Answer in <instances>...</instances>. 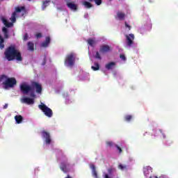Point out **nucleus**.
<instances>
[{
  "label": "nucleus",
  "mask_w": 178,
  "mask_h": 178,
  "mask_svg": "<svg viewBox=\"0 0 178 178\" xmlns=\"http://www.w3.org/2000/svg\"><path fill=\"white\" fill-rule=\"evenodd\" d=\"M33 88L36 89L37 94H41V92H42V86L38 82H31V86L26 83H22L20 85V90L22 94H29L31 92L30 97H31V98H35V94H34V92H33Z\"/></svg>",
  "instance_id": "1"
},
{
  "label": "nucleus",
  "mask_w": 178,
  "mask_h": 178,
  "mask_svg": "<svg viewBox=\"0 0 178 178\" xmlns=\"http://www.w3.org/2000/svg\"><path fill=\"white\" fill-rule=\"evenodd\" d=\"M4 55L8 62L15 60V59L18 62H22V60H23V58H22V53H20L19 50L16 49V46L15 45L8 47L4 52Z\"/></svg>",
  "instance_id": "2"
},
{
  "label": "nucleus",
  "mask_w": 178,
  "mask_h": 178,
  "mask_svg": "<svg viewBox=\"0 0 178 178\" xmlns=\"http://www.w3.org/2000/svg\"><path fill=\"white\" fill-rule=\"evenodd\" d=\"M65 65L68 67H73L74 66V63H76V54L70 53L67 54L65 59Z\"/></svg>",
  "instance_id": "3"
},
{
  "label": "nucleus",
  "mask_w": 178,
  "mask_h": 178,
  "mask_svg": "<svg viewBox=\"0 0 178 178\" xmlns=\"http://www.w3.org/2000/svg\"><path fill=\"white\" fill-rule=\"evenodd\" d=\"M3 86H4V88H13L16 84H17V81H16V78L15 77H8L7 80L3 81Z\"/></svg>",
  "instance_id": "4"
},
{
  "label": "nucleus",
  "mask_w": 178,
  "mask_h": 178,
  "mask_svg": "<svg viewBox=\"0 0 178 178\" xmlns=\"http://www.w3.org/2000/svg\"><path fill=\"white\" fill-rule=\"evenodd\" d=\"M38 108L39 109H40L41 111L43 112V113H44L45 116H47V118H52L54 115L52 109L47 106V105L41 103V104L38 105Z\"/></svg>",
  "instance_id": "5"
},
{
  "label": "nucleus",
  "mask_w": 178,
  "mask_h": 178,
  "mask_svg": "<svg viewBox=\"0 0 178 178\" xmlns=\"http://www.w3.org/2000/svg\"><path fill=\"white\" fill-rule=\"evenodd\" d=\"M125 38L127 39V47H131L133 44H134V34L130 33L129 35H126Z\"/></svg>",
  "instance_id": "6"
},
{
  "label": "nucleus",
  "mask_w": 178,
  "mask_h": 178,
  "mask_svg": "<svg viewBox=\"0 0 178 178\" xmlns=\"http://www.w3.org/2000/svg\"><path fill=\"white\" fill-rule=\"evenodd\" d=\"M69 166H70V164L66 161L61 162L60 165V169L64 172V173H67L69 172Z\"/></svg>",
  "instance_id": "7"
},
{
  "label": "nucleus",
  "mask_w": 178,
  "mask_h": 178,
  "mask_svg": "<svg viewBox=\"0 0 178 178\" xmlns=\"http://www.w3.org/2000/svg\"><path fill=\"white\" fill-rule=\"evenodd\" d=\"M42 136L44 138H45L46 144H51V135H49V132L42 131Z\"/></svg>",
  "instance_id": "8"
},
{
  "label": "nucleus",
  "mask_w": 178,
  "mask_h": 178,
  "mask_svg": "<svg viewBox=\"0 0 178 178\" xmlns=\"http://www.w3.org/2000/svg\"><path fill=\"white\" fill-rule=\"evenodd\" d=\"M22 104H27V105H33L34 99L29 97H24L20 99Z\"/></svg>",
  "instance_id": "9"
},
{
  "label": "nucleus",
  "mask_w": 178,
  "mask_h": 178,
  "mask_svg": "<svg viewBox=\"0 0 178 178\" xmlns=\"http://www.w3.org/2000/svg\"><path fill=\"white\" fill-rule=\"evenodd\" d=\"M110 51H111V47H109V45L104 44L100 47V49H99L100 54H106Z\"/></svg>",
  "instance_id": "10"
},
{
  "label": "nucleus",
  "mask_w": 178,
  "mask_h": 178,
  "mask_svg": "<svg viewBox=\"0 0 178 178\" xmlns=\"http://www.w3.org/2000/svg\"><path fill=\"white\" fill-rule=\"evenodd\" d=\"M67 6L71 10H77V5L73 2H68L67 3Z\"/></svg>",
  "instance_id": "11"
},
{
  "label": "nucleus",
  "mask_w": 178,
  "mask_h": 178,
  "mask_svg": "<svg viewBox=\"0 0 178 178\" xmlns=\"http://www.w3.org/2000/svg\"><path fill=\"white\" fill-rule=\"evenodd\" d=\"M51 42V38L49 36L46 37L45 41L42 42L41 47H43L44 48H47L48 45H49V43Z\"/></svg>",
  "instance_id": "12"
},
{
  "label": "nucleus",
  "mask_w": 178,
  "mask_h": 178,
  "mask_svg": "<svg viewBox=\"0 0 178 178\" xmlns=\"http://www.w3.org/2000/svg\"><path fill=\"white\" fill-rule=\"evenodd\" d=\"M1 21L6 27H12V26H13V23L9 22L5 17H2Z\"/></svg>",
  "instance_id": "13"
},
{
  "label": "nucleus",
  "mask_w": 178,
  "mask_h": 178,
  "mask_svg": "<svg viewBox=\"0 0 178 178\" xmlns=\"http://www.w3.org/2000/svg\"><path fill=\"white\" fill-rule=\"evenodd\" d=\"M116 65V63L115 62H110L107 64H106V69H107V70H111V69H113V67H115Z\"/></svg>",
  "instance_id": "14"
},
{
  "label": "nucleus",
  "mask_w": 178,
  "mask_h": 178,
  "mask_svg": "<svg viewBox=\"0 0 178 178\" xmlns=\"http://www.w3.org/2000/svg\"><path fill=\"white\" fill-rule=\"evenodd\" d=\"M117 17L118 19L120 20H124V17H126V14H124V13L122 12H120V11H118L117 13Z\"/></svg>",
  "instance_id": "15"
},
{
  "label": "nucleus",
  "mask_w": 178,
  "mask_h": 178,
  "mask_svg": "<svg viewBox=\"0 0 178 178\" xmlns=\"http://www.w3.org/2000/svg\"><path fill=\"white\" fill-rule=\"evenodd\" d=\"M2 31L3 33L4 38L8 40V38H9V31L6 27H3Z\"/></svg>",
  "instance_id": "16"
},
{
  "label": "nucleus",
  "mask_w": 178,
  "mask_h": 178,
  "mask_svg": "<svg viewBox=\"0 0 178 178\" xmlns=\"http://www.w3.org/2000/svg\"><path fill=\"white\" fill-rule=\"evenodd\" d=\"M152 172V168L149 166L145 167L143 169V173L145 175V176H148V175H149V172Z\"/></svg>",
  "instance_id": "17"
},
{
  "label": "nucleus",
  "mask_w": 178,
  "mask_h": 178,
  "mask_svg": "<svg viewBox=\"0 0 178 178\" xmlns=\"http://www.w3.org/2000/svg\"><path fill=\"white\" fill-rule=\"evenodd\" d=\"M83 6H85V8L86 9H91V8H92V4L87 1H85L83 2Z\"/></svg>",
  "instance_id": "18"
},
{
  "label": "nucleus",
  "mask_w": 178,
  "mask_h": 178,
  "mask_svg": "<svg viewBox=\"0 0 178 178\" xmlns=\"http://www.w3.org/2000/svg\"><path fill=\"white\" fill-rule=\"evenodd\" d=\"M15 119L17 124H20L23 122V116L22 115H15Z\"/></svg>",
  "instance_id": "19"
},
{
  "label": "nucleus",
  "mask_w": 178,
  "mask_h": 178,
  "mask_svg": "<svg viewBox=\"0 0 178 178\" xmlns=\"http://www.w3.org/2000/svg\"><path fill=\"white\" fill-rule=\"evenodd\" d=\"M92 176L95 178H98V173L97 172V170L95 169V165H91Z\"/></svg>",
  "instance_id": "20"
},
{
  "label": "nucleus",
  "mask_w": 178,
  "mask_h": 178,
  "mask_svg": "<svg viewBox=\"0 0 178 178\" xmlns=\"http://www.w3.org/2000/svg\"><path fill=\"white\" fill-rule=\"evenodd\" d=\"M22 10H26V7L24 6H21V7H16L15 8V13H20Z\"/></svg>",
  "instance_id": "21"
},
{
  "label": "nucleus",
  "mask_w": 178,
  "mask_h": 178,
  "mask_svg": "<svg viewBox=\"0 0 178 178\" xmlns=\"http://www.w3.org/2000/svg\"><path fill=\"white\" fill-rule=\"evenodd\" d=\"M91 69H92L94 72H97V70H99V63H98L97 62H95L94 63V66L91 67Z\"/></svg>",
  "instance_id": "22"
},
{
  "label": "nucleus",
  "mask_w": 178,
  "mask_h": 178,
  "mask_svg": "<svg viewBox=\"0 0 178 178\" xmlns=\"http://www.w3.org/2000/svg\"><path fill=\"white\" fill-rule=\"evenodd\" d=\"M3 42H5V40L0 35V49H3V48H5V44H3Z\"/></svg>",
  "instance_id": "23"
},
{
  "label": "nucleus",
  "mask_w": 178,
  "mask_h": 178,
  "mask_svg": "<svg viewBox=\"0 0 178 178\" xmlns=\"http://www.w3.org/2000/svg\"><path fill=\"white\" fill-rule=\"evenodd\" d=\"M28 49L29 51H34V43L33 42H28Z\"/></svg>",
  "instance_id": "24"
},
{
  "label": "nucleus",
  "mask_w": 178,
  "mask_h": 178,
  "mask_svg": "<svg viewBox=\"0 0 178 178\" xmlns=\"http://www.w3.org/2000/svg\"><path fill=\"white\" fill-rule=\"evenodd\" d=\"M51 2V1H43V4L42 6V10H45L47 6H48L49 5V3Z\"/></svg>",
  "instance_id": "25"
},
{
  "label": "nucleus",
  "mask_w": 178,
  "mask_h": 178,
  "mask_svg": "<svg viewBox=\"0 0 178 178\" xmlns=\"http://www.w3.org/2000/svg\"><path fill=\"white\" fill-rule=\"evenodd\" d=\"M118 169H120V170H127V165L120 163L118 165Z\"/></svg>",
  "instance_id": "26"
},
{
  "label": "nucleus",
  "mask_w": 178,
  "mask_h": 178,
  "mask_svg": "<svg viewBox=\"0 0 178 178\" xmlns=\"http://www.w3.org/2000/svg\"><path fill=\"white\" fill-rule=\"evenodd\" d=\"M88 44L90 46V47H94V45H95V40L94 39H88Z\"/></svg>",
  "instance_id": "27"
},
{
  "label": "nucleus",
  "mask_w": 178,
  "mask_h": 178,
  "mask_svg": "<svg viewBox=\"0 0 178 178\" xmlns=\"http://www.w3.org/2000/svg\"><path fill=\"white\" fill-rule=\"evenodd\" d=\"M8 79V76L5 74L0 75V83H2V81H6Z\"/></svg>",
  "instance_id": "28"
},
{
  "label": "nucleus",
  "mask_w": 178,
  "mask_h": 178,
  "mask_svg": "<svg viewBox=\"0 0 178 178\" xmlns=\"http://www.w3.org/2000/svg\"><path fill=\"white\" fill-rule=\"evenodd\" d=\"M124 119L125 122H131V119H133V115H125Z\"/></svg>",
  "instance_id": "29"
},
{
  "label": "nucleus",
  "mask_w": 178,
  "mask_h": 178,
  "mask_svg": "<svg viewBox=\"0 0 178 178\" xmlns=\"http://www.w3.org/2000/svg\"><path fill=\"white\" fill-rule=\"evenodd\" d=\"M16 15H17L16 13H13L12 14L10 20H11V22H13V23H15L16 22Z\"/></svg>",
  "instance_id": "30"
},
{
  "label": "nucleus",
  "mask_w": 178,
  "mask_h": 178,
  "mask_svg": "<svg viewBox=\"0 0 178 178\" xmlns=\"http://www.w3.org/2000/svg\"><path fill=\"white\" fill-rule=\"evenodd\" d=\"M107 170H108V175H110V176L112 175L113 172L115 171V168H113L112 167L109 168Z\"/></svg>",
  "instance_id": "31"
},
{
  "label": "nucleus",
  "mask_w": 178,
  "mask_h": 178,
  "mask_svg": "<svg viewBox=\"0 0 178 178\" xmlns=\"http://www.w3.org/2000/svg\"><path fill=\"white\" fill-rule=\"evenodd\" d=\"M95 59H99V60H101V59H102V58L101 57V55H99V52L97 51L96 52V55L95 56Z\"/></svg>",
  "instance_id": "32"
},
{
  "label": "nucleus",
  "mask_w": 178,
  "mask_h": 178,
  "mask_svg": "<svg viewBox=\"0 0 178 178\" xmlns=\"http://www.w3.org/2000/svg\"><path fill=\"white\" fill-rule=\"evenodd\" d=\"M106 145H108V147H115V143H113V142L111 141H108L106 142Z\"/></svg>",
  "instance_id": "33"
},
{
  "label": "nucleus",
  "mask_w": 178,
  "mask_h": 178,
  "mask_svg": "<svg viewBox=\"0 0 178 178\" xmlns=\"http://www.w3.org/2000/svg\"><path fill=\"white\" fill-rule=\"evenodd\" d=\"M126 29H128L129 31L131 30V26H130L129 24H127V22H124Z\"/></svg>",
  "instance_id": "34"
},
{
  "label": "nucleus",
  "mask_w": 178,
  "mask_h": 178,
  "mask_svg": "<svg viewBox=\"0 0 178 178\" xmlns=\"http://www.w3.org/2000/svg\"><path fill=\"white\" fill-rule=\"evenodd\" d=\"M95 2L96 3V5H97V6H99V5H101V3H102V0H95Z\"/></svg>",
  "instance_id": "35"
},
{
  "label": "nucleus",
  "mask_w": 178,
  "mask_h": 178,
  "mask_svg": "<svg viewBox=\"0 0 178 178\" xmlns=\"http://www.w3.org/2000/svg\"><path fill=\"white\" fill-rule=\"evenodd\" d=\"M115 147L117 148V149H118L119 153L122 154V147H119V145H115Z\"/></svg>",
  "instance_id": "36"
},
{
  "label": "nucleus",
  "mask_w": 178,
  "mask_h": 178,
  "mask_svg": "<svg viewBox=\"0 0 178 178\" xmlns=\"http://www.w3.org/2000/svg\"><path fill=\"white\" fill-rule=\"evenodd\" d=\"M120 58L122 60H126V56H124V54H120Z\"/></svg>",
  "instance_id": "37"
},
{
  "label": "nucleus",
  "mask_w": 178,
  "mask_h": 178,
  "mask_svg": "<svg viewBox=\"0 0 178 178\" xmlns=\"http://www.w3.org/2000/svg\"><path fill=\"white\" fill-rule=\"evenodd\" d=\"M36 38H41L42 37V34L41 33H38L35 35Z\"/></svg>",
  "instance_id": "38"
},
{
  "label": "nucleus",
  "mask_w": 178,
  "mask_h": 178,
  "mask_svg": "<svg viewBox=\"0 0 178 178\" xmlns=\"http://www.w3.org/2000/svg\"><path fill=\"white\" fill-rule=\"evenodd\" d=\"M46 64H47V58L44 57L42 65V66H45Z\"/></svg>",
  "instance_id": "39"
},
{
  "label": "nucleus",
  "mask_w": 178,
  "mask_h": 178,
  "mask_svg": "<svg viewBox=\"0 0 178 178\" xmlns=\"http://www.w3.org/2000/svg\"><path fill=\"white\" fill-rule=\"evenodd\" d=\"M29 38V35H27V33H26L24 36V41H26V40Z\"/></svg>",
  "instance_id": "40"
},
{
  "label": "nucleus",
  "mask_w": 178,
  "mask_h": 178,
  "mask_svg": "<svg viewBox=\"0 0 178 178\" xmlns=\"http://www.w3.org/2000/svg\"><path fill=\"white\" fill-rule=\"evenodd\" d=\"M159 131L161 133L162 136H163V138H166V136L165 135V134H163L162 132V131L160 129Z\"/></svg>",
  "instance_id": "41"
},
{
  "label": "nucleus",
  "mask_w": 178,
  "mask_h": 178,
  "mask_svg": "<svg viewBox=\"0 0 178 178\" xmlns=\"http://www.w3.org/2000/svg\"><path fill=\"white\" fill-rule=\"evenodd\" d=\"M104 178H111L108 174H105Z\"/></svg>",
  "instance_id": "42"
},
{
  "label": "nucleus",
  "mask_w": 178,
  "mask_h": 178,
  "mask_svg": "<svg viewBox=\"0 0 178 178\" xmlns=\"http://www.w3.org/2000/svg\"><path fill=\"white\" fill-rule=\"evenodd\" d=\"M6 108H8V104H6L3 106V109H6Z\"/></svg>",
  "instance_id": "43"
},
{
  "label": "nucleus",
  "mask_w": 178,
  "mask_h": 178,
  "mask_svg": "<svg viewBox=\"0 0 178 178\" xmlns=\"http://www.w3.org/2000/svg\"><path fill=\"white\" fill-rule=\"evenodd\" d=\"M159 178H168V177H166L165 175H161V177H159Z\"/></svg>",
  "instance_id": "44"
},
{
  "label": "nucleus",
  "mask_w": 178,
  "mask_h": 178,
  "mask_svg": "<svg viewBox=\"0 0 178 178\" xmlns=\"http://www.w3.org/2000/svg\"><path fill=\"white\" fill-rule=\"evenodd\" d=\"M89 2H95V0H88Z\"/></svg>",
  "instance_id": "45"
},
{
  "label": "nucleus",
  "mask_w": 178,
  "mask_h": 178,
  "mask_svg": "<svg viewBox=\"0 0 178 178\" xmlns=\"http://www.w3.org/2000/svg\"><path fill=\"white\" fill-rule=\"evenodd\" d=\"M29 1H31V0H29Z\"/></svg>",
  "instance_id": "46"
},
{
  "label": "nucleus",
  "mask_w": 178,
  "mask_h": 178,
  "mask_svg": "<svg viewBox=\"0 0 178 178\" xmlns=\"http://www.w3.org/2000/svg\"><path fill=\"white\" fill-rule=\"evenodd\" d=\"M151 178V177H150Z\"/></svg>",
  "instance_id": "47"
}]
</instances>
